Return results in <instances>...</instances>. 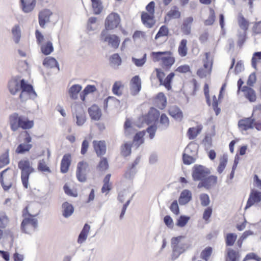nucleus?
<instances>
[{
	"label": "nucleus",
	"mask_w": 261,
	"mask_h": 261,
	"mask_svg": "<svg viewBox=\"0 0 261 261\" xmlns=\"http://www.w3.org/2000/svg\"><path fill=\"white\" fill-rule=\"evenodd\" d=\"M9 89L13 95L21 90L19 97L21 100H25L32 95L35 97L37 95L33 86L28 84L23 79L21 80L19 83L16 81H11L9 84Z\"/></svg>",
	"instance_id": "obj_1"
},
{
	"label": "nucleus",
	"mask_w": 261,
	"mask_h": 261,
	"mask_svg": "<svg viewBox=\"0 0 261 261\" xmlns=\"http://www.w3.org/2000/svg\"><path fill=\"white\" fill-rule=\"evenodd\" d=\"M38 213L32 215L28 212V207H25L22 211V216L24 217L21 224V230L28 234L34 232L38 227V220L35 217Z\"/></svg>",
	"instance_id": "obj_2"
},
{
	"label": "nucleus",
	"mask_w": 261,
	"mask_h": 261,
	"mask_svg": "<svg viewBox=\"0 0 261 261\" xmlns=\"http://www.w3.org/2000/svg\"><path fill=\"white\" fill-rule=\"evenodd\" d=\"M184 239L185 237L182 236L173 237L171 239V246L172 249L171 258L172 260L177 259L189 248V245L184 240Z\"/></svg>",
	"instance_id": "obj_3"
},
{
	"label": "nucleus",
	"mask_w": 261,
	"mask_h": 261,
	"mask_svg": "<svg viewBox=\"0 0 261 261\" xmlns=\"http://www.w3.org/2000/svg\"><path fill=\"white\" fill-rule=\"evenodd\" d=\"M18 167L21 171V180L23 186L28 189L29 186V179L31 173L35 172L31 163L28 160H21L18 163Z\"/></svg>",
	"instance_id": "obj_4"
},
{
	"label": "nucleus",
	"mask_w": 261,
	"mask_h": 261,
	"mask_svg": "<svg viewBox=\"0 0 261 261\" xmlns=\"http://www.w3.org/2000/svg\"><path fill=\"white\" fill-rule=\"evenodd\" d=\"M152 54L156 61L162 60L163 65L167 67H170L174 63L175 59L170 56V51L152 52Z\"/></svg>",
	"instance_id": "obj_5"
},
{
	"label": "nucleus",
	"mask_w": 261,
	"mask_h": 261,
	"mask_svg": "<svg viewBox=\"0 0 261 261\" xmlns=\"http://www.w3.org/2000/svg\"><path fill=\"white\" fill-rule=\"evenodd\" d=\"M72 112L73 118H76V123L79 126L83 125L86 121L85 111L81 105L74 103L72 105Z\"/></svg>",
	"instance_id": "obj_6"
},
{
	"label": "nucleus",
	"mask_w": 261,
	"mask_h": 261,
	"mask_svg": "<svg viewBox=\"0 0 261 261\" xmlns=\"http://www.w3.org/2000/svg\"><path fill=\"white\" fill-rule=\"evenodd\" d=\"M210 173V170L205 166L195 165L192 169V176L194 181H199L205 178Z\"/></svg>",
	"instance_id": "obj_7"
},
{
	"label": "nucleus",
	"mask_w": 261,
	"mask_h": 261,
	"mask_svg": "<svg viewBox=\"0 0 261 261\" xmlns=\"http://www.w3.org/2000/svg\"><path fill=\"white\" fill-rule=\"evenodd\" d=\"M100 39L103 42H108V45L114 48L118 47L120 40L115 35H109L106 30H103L100 34Z\"/></svg>",
	"instance_id": "obj_8"
},
{
	"label": "nucleus",
	"mask_w": 261,
	"mask_h": 261,
	"mask_svg": "<svg viewBox=\"0 0 261 261\" xmlns=\"http://www.w3.org/2000/svg\"><path fill=\"white\" fill-rule=\"evenodd\" d=\"M120 22L119 15L115 13H112L108 15L106 21L105 27L106 30H112L117 28Z\"/></svg>",
	"instance_id": "obj_9"
},
{
	"label": "nucleus",
	"mask_w": 261,
	"mask_h": 261,
	"mask_svg": "<svg viewBox=\"0 0 261 261\" xmlns=\"http://www.w3.org/2000/svg\"><path fill=\"white\" fill-rule=\"evenodd\" d=\"M88 164L84 161L78 163L76 170V177L81 182H85L86 180V174Z\"/></svg>",
	"instance_id": "obj_10"
},
{
	"label": "nucleus",
	"mask_w": 261,
	"mask_h": 261,
	"mask_svg": "<svg viewBox=\"0 0 261 261\" xmlns=\"http://www.w3.org/2000/svg\"><path fill=\"white\" fill-rule=\"evenodd\" d=\"M261 201V192L252 190L249 195L245 209H247L255 203Z\"/></svg>",
	"instance_id": "obj_11"
},
{
	"label": "nucleus",
	"mask_w": 261,
	"mask_h": 261,
	"mask_svg": "<svg viewBox=\"0 0 261 261\" xmlns=\"http://www.w3.org/2000/svg\"><path fill=\"white\" fill-rule=\"evenodd\" d=\"M159 116V111L155 108H151L147 115L144 117L143 120L146 124H149L156 121Z\"/></svg>",
	"instance_id": "obj_12"
},
{
	"label": "nucleus",
	"mask_w": 261,
	"mask_h": 261,
	"mask_svg": "<svg viewBox=\"0 0 261 261\" xmlns=\"http://www.w3.org/2000/svg\"><path fill=\"white\" fill-rule=\"evenodd\" d=\"M53 13L49 9H44L39 14V23L41 27L44 28L46 23L50 22V17Z\"/></svg>",
	"instance_id": "obj_13"
},
{
	"label": "nucleus",
	"mask_w": 261,
	"mask_h": 261,
	"mask_svg": "<svg viewBox=\"0 0 261 261\" xmlns=\"http://www.w3.org/2000/svg\"><path fill=\"white\" fill-rule=\"evenodd\" d=\"M130 85L131 94L133 95H137L141 89V79L138 75H136L132 78Z\"/></svg>",
	"instance_id": "obj_14"
},
{
	"label": "nucleus",
	"mask_w": 261,
	"mask_h": 261,
	"mask_svg": "<svg viewBox=\"0 0 261 261\" xmlns=\"http://www.w3.org/2000/svg\"><path fill=\"white\" fill-rule=\"evenodd\" d=\"M20 7L25 13L31 12L35 7L36 0H20Z\"/></svg>",
	"instance_id": "obj_15"
},
{
	"label": "nucleus",
	"mask_w": 261,
	"mask_h": 261,
	"mask_svg": "<svg viewBox=\"0 0 261 261\" xmlns=\"http://www.w3.org/2000/svg\"><path fill=\"white\" fill-rule=\"evenodd\" d=\"M254 119L250 117L246 118L239 120L238 126L242 131L247 130L250 128H253Z\"/></svg>",
	"instance_id": "obj_16"
},
{
	"label": "nucleus",
	"mask_w": 261,
	"mask_h": 261,
	"mask_svg": "<svg viewBox=\"0 0 261 261\" xmlns=\"http://www.w3.org/2000/svg\"><path fill=\"white\" fill-rule=\"evenodd\" d=\"M94 150L97 156L104 155L106 152V145L103 141H94L93 142Z\"/></svg>",
	"instance_id": "obj_17"
},
{
	"label": "nucleus",
	"mask_w": 261,
	"mask_h": 261,
	"mask_svg": "<svg viewBox=\"0 0 261 261\" xmlns=\"http://www.w3.org/2000/svg\"><path fill=\"white\" fill-rule=\"evenodd\" d=\"M244 93L245 97L250 101L254 102L256 99V96L255 91L250 87L244 86L241 89Z\"/></svg>",
	"instance_id": "obj_18"
},
{
	"label": "nucleus",
	"mask_w": 261,
	"mask_h": 261,
	"mask_svg": "<svg viewBox=\"0 0 261 261\" xmlns=\"http://www.w3.org/2000/svg\"><path fill=\"white\" fill-rule=\"evenodd\" d=\"M88 113L91 118L95 121L99 120L101 116V110L95 105L88 109Z\"/></svg>",
	"instance_id": "obj_19"
},
{
	"label": "nucleus",
	"mask_w": 261,
	"mask_h": 261,
	"mask_svg": "<svg viewBox=\"0 0 261 261\" xmlns=\"http://www.w3.org/2000/svg\"><path fill=\"white\" fill-rule=\"evenodd\" d=\"M71 161V155L70 154H65L63 156L61 163V172L65 173L68 171Z\"/></svg>",
	"instance_id": "obj_20"
},
{
	"label": "nucleus",
	"mask_w": 261,
	"mask_h": 261,
	"mask_svg": "<svg viewBox=\"0 0 261 261\" xmlns=\"http://www.w3.org/2000/svg\"><path fill=\"white\" fill-rule=\"evenodd\" d=\"M192 193L188 190H184L180 193L178 202L180 205L188 203L192 199Z\"/></svg>",
	"instance_id": "obj_21"
},
{
	"label": "nucleus",
	"mask_w": 261,
	"mask_h": 261,
	"mask_svg": "<svg viewBox=\"0 0 261 261\" xmlns=\"http://www.w3.org/2000/svg\"><path fill=\"white\" fill-rule=\"evenodd\" d=\"M169 115L178 121H181L183 115L181 111L177 106H171L169 110Z\"/></svg>",
	"instance_id": "obj_22"
},
{
	"label": "nucleus",
	"mask_w": 261,
	"mask_h": 261,
	"mask_svg": "<svg viewBox=\"0 0 261 261\" xmlns=\"http://www.w3.org/2000/svg\"><path fill=\"white\" fill-rule=\"evenodd\" d=\"M21 116H18V114L14 113L10 116V121L11 128L14 132L17 130L20 127V122Z\"/></svg>",
	"instance_id": "obj_23"
},
{
	"label": "nucleus",
	"mask_w": 261,
	"mask_h": 261,
	"mask_svg": "<svg viewBox=\"0 0 261 261\" xmlns=\"http://www.w3.org/2000/svg\"><path fill=\"white\" fill-rule=\"evenodd\" d=\"M62 215L65 218H68L74 212L73 206L68 202H64L62 205Z\"/></svg>",
	"instance_id": "obj_24"
},
{
	"label": "nucleus",
	"mask_w": 261,
	"mask_h": 261,
	"mask_svg": "<svg viewBox=\"0 0 261 261\" xmlns=\"http://www.w3.org/2000/svg\"><path fill=\"white\" fill-rule=\"evenodd\" d=\"M193 21L192 17H187L183 22L181 25V31L185 35H189L191 33V24Z\"/></svg>",
	"instance_id": "obj_25"
},
{
	"label": "nucleus",
	"mask_w": 261,
	"mask_h": 261,
	"mask_svg": "<svg viewBox=\"0 0 261 261\" xmlns=\"http://www.w3.org/2000/svg\"><path fill=\"white\" fill-rule=\"evenodd\" d=\"M140 161V158L139 156L137 157L132 165L129 167L127 171L125 173V177L126 178L130 179L134 177L136 173V170L135 168L139 164Z\"/></svg>",
	"instance_id": "obj_26"
},
{
	"label": "nucleus",
	"mask_w": 261,
	"mask_h": 261,
	"mask_svg": "<svg viewBox=\"0 0 261 261\" xmlns=\"http://www.w3.org/2000/svg\"><path fill=\"white\" fill-rule=\"evenodd\" d=\"M140 161V158L139 156L137 157L132 165L129 167L127 171L125 173V177L126 178L130 179L134 177L136 173V170L135 168L139 164Z\"/></svg>",
	"instance_id": "obj_27"
},
{
	"label": "nucleus",
	"mask_w": 261,
	"mask_h": 261,
	"mask_svg": "<svg viewBox=\"0 0 261 261\" xmlns=\"http://www.w3.org/2000/svg\"><path fill=\"white\" fill-rule=\"evenodd\" d=\"M140 161V158L139 156L137 157L132 165L129 167L127 171L125 173V177L126 178L130 179L134 177L136 173V170L135 168L139 164Z\"/></svg>",
	"instance_id": "obj_28"
},
{
	"label": "nucleus",
	"mask_w": 261,
	"mask_h": 261,
	"mask_svg": "<svg viewBox=\"0 0 261 261\" xmlns=\"http://www.w3.org/2000/svg\"><path fill=\"white\" fill-rule=\"evenodd\" d=\"M140 161V158L139 156L137 157L132 165L129 167L127 171L125 173V177L126 178L130 179L134 177L136 173V170L135 168L139 164Z\"/></svg>",
	"instance_id": "obj_29"
},
{
	"label": "nucleus",
	"mask_w": 261,
	"mask_h": 261,
	"mask_svg": "<svg viewBox=\"0 0 261 261\" xmlns=\"http://www.w3.org/2000/svg\"><path fill=\"white\" fill-rule=\"evenodd\" d=\"M11 33L13 35V39L15 43H19L21 37V31L19 24H15L11 29Z\"/></svg>",
	"instance_id": "obj_30"
},
{
	"label": "nucleus",
	"mask_w": 261,
	"mask_h": 261,
	"mask_svg": "<svg viewBox=\"0 0 261 261\" xmlns=\"http://www.w3.org/2000/svg\"><path fill=\"white\" fill-rule=\"evenodd\" d=\"M90 229V226L87 223L85 224L79 236L77 239L78 243L82 244L86 240Z\"/></svg>",
	"instance_id": "obj_31"
},
{
	"label": "nucleus",
	"mask_w": 261,
	"mask_h": 261,
	"mask_svg": "<svg viewBox=\"0 0 261 261\" xmlns=\"http://www.w3.org/2000/svg\"><path fill=\"white\" fill-rule=\"evenodd\" d=\"M9 170H10V168H8L5 170H3L0 173V180L1 185L5 191H8L10 189V188L12 187V182L11 181L6 178V180H4L3 175L6 173Z\"/></svg>",
	"instance_id": "obj_32"
},
{
	"label": "nucleus",
	"mask_w": 261,
	"mask_h": 261,
	"mask_svg": "<svg viewBox=\"0 0 261 261\" xmlns=\"http://www.w3.org/2000/svg\"><path fill=\"white\" fill-rule=\"evenodd\" d=\"M155 103L157 107L161 110L164 109L166 106L167 99L163 93H159L156 98Z\"/></svg>",
	"instance_id": "obj_33"
},
{
	"label": "nucleus",
	"mask_w": 261,
	"mask_h": 261,
	"mask_svg": "<svg viewBox=\"0 0 261 261\" xmlns=\"http://www.w3.org/2000/svg\"><path fill=\"white\" fill-rule=\"evenodd\" d=\"M82 89V86L75 84L72 85L69 90V94L70 97L72 99H76L77 98V95L81 91Z\"/></svg>",
	"instance_id": "obj_34"
},
{
	"label": "nucleus",
	"mask_w": 261,
	"mask_h": 261,
	"mask_svg": "<svg viewBox=\"0 0 261 261\" xmlns=\"http://www.w3.org/2000/svg\"><path fill=\"white\" fill-rule=\"evenodd\" d=\"M152 15L150 13L143 12L141 15V19L144 25L147 28H151L153 26Z\"/></svg>",
	"instance_id": "obj_35"
},
{
	"label": "nucleus",
	"mask_w": 261,
	"mask_h": 261,
	"mask_svg": "<svg viewBox=\"0 0 261 261\" xmlns=\"http://www.w3.org/2000/svg\"><path fill=\"white\" fill-rule=\"evenodd\" d=\"M205 185V189L209 190L215 186L217 182V177L214 175L207 176L203 179Z\"/></svg>",
	"instance_id": "obj_36"
},
{
	"label": "nucleus",
	"mask_w": 261,
	"mask_h": 261,
	"mask_svg": "<svg viewBox=\"0 0 261 261\" xmlns=\"http://www.w3.org/2000/svg\"><path fill=\"white\" fill-rule=\"evenodd\" d=\"M227 255L228 258L227 261H239V260L240 254L238 250L228 248L227 249Z\"/></svg>",
	"instance_id": "obj_37"
},
{
	"label": "nucleus",
	"mask_w": 261,
	"mask_h": 261,
	"mask_svg": "<svg viewBox=\"0 0 261 261\" xmlns=\"http://www.w3.org/2000/svg\"><path fill=\"white\" fill-rule=\"evenodd\" d=\"M238 21L240 28L243 31L244 34H245L246 31L248 29V21L244 17L241 13L239 14Z\"/></svg>",
	"instance_id": "obj_38"
},
{
	"label": "nucleus",
	"mask_w": 261,
	"mask_h": 261,
	"mask_svg": "<svg viewBox=\"0 0 261 261\" xmlns=\"http://www.w3.org/2000/svg\"><path fill=\"white\" fill-rule=\"evenodd\" d=\"M169 125V120L168 117L166 114H163L161 115L160 119V125L158 128L161 130L166 129Z\"/></svg>",
	"instance_id": "obj_39"
},
{
	"label": "nucleus",
	"mask_w": 261,
	"mask_h": 261,
	"mask_svg": "<svg viewBox=\"0 0 261 261\" xmlns=\"http://www.w3.org/2000/svg\"><path fill=\"white\" fill-rule=\"evenodd\" d=\"M43 64L47 67L53 68L57 67L59 69L58 62L55 58L52 57L46 58L43 62Z\"/></svg>",
	"instance_id": "obj_40"
},
{
	"label": "nucleus",
	"mask_w": 261,
	"mask_h": 261,
	"mask_svg": "<svg viewBox=\"0 0 261 261\" xmlns=\"http://www.w3.org/2000/svg\"><path fill=\"white\" fill-rule=\"evenodd\" d=\"M41 50L45 55H48L54 50L53 44L50 41H47L46 43L41 45Z\"/></svg>",
	"instance_id": "obj_41"
},
{
	"label": "nucleus",
	"mask_w": 261,
	"mask_h": 261,
	"mask_svg": "<svg viewBox=\"0 0 261 261\" xmlns=\"http://www.w3.org/2000/svg\"><path fill=\"white\" fill-rule=\"evenodd\" d=\"M202 128L201 126H198L197 127L189 128L188 131L189 138L191 140L195 139L201 132Z\"/></svg>",
	"instance_id": "obj_42"
},
{
	"label": "nucleus",
	"mask_w": 261,
	"mask_h": 261,
	"mask_svg": "<svg viewBox=\"0 0 261 261\" xmlns=\"http://www.w3.org/2000/svg\"><path fill=\"white\" fill-rule=\"evenodd\" d=\"M187 40L182 39L180 42L178 51L179 55L181 57H185L187 55L188 48L187 47Z\"/></svg>",
	"instance_id": "obj_43"
},
{
	"label": "nucleus",
	"mask_w": 261,
	"mask_h": 261,
	"mask_svg": "<svg viewBox=\"0 0 261 261\" xmlns=\"http://www.w3.org/2000/svg\"><path fill=\"white\" fill-rule=\"evenodd\" d=\"M131 143L125 142L121 147V154L124 157L129 155L131 153Z\"/></svg>",
	"instance_id": "obj_44"
},
{
	"label": "nucleus",
	"mask_w": 261,
	"mask_h": 261,
	"mask_svg": "<svg viewBox=\"0 0 261 261\" xmlns=\"http://www.w3.org/2000/svg\"><path fill=\"white\" fill-rule=\"evenodd\" d=\"M21 121L20 122V127L27 129H30L33 127L34 122L32 120H29L27 118L22 117L21 118Z\"/></svg>",
	"instance_id": "obj_45"
},
{
	"label": "nucleus",
	"mask_w": 261,
	"mask_h": 261,
	"mask_svg": "<svg viewBox=\"0 0 261 261\" xmlns=\"http://www.w3.org/2000/svg\"><path fill=\"white\" fill-rule=\"evenodd\" d=\"M32 147V145L31 144L21 143L17 146L16 152L19 154H22L29 151Z\"/></svg>",
	"instance_id": "obj_46"
},
{
	"label": "nucleus",
	"mask_w": 261,
	"mask_h": 261,
	"mask_svg": "<svg viewBox=\"0 0 261 261\" xmlns=\"http://www.w3.org/2000/svg\"><path fill=\"white\" fill-rule=\"evenodd\" d=\"M237 239V235L234 233H227L225 237V243L227 246H232Z\"/></svg>",
	"instance_id": "obj_47"
},
{
	"label": "nucleus",
	"mask_w": 261,
	"mask_h": 261,
	"mask_svg": "<svg viewBox=\"0 0 261 261\" xmlns=\"http://www.w3.org/2000/svg\"><path fill=\"white\" fill-rule=\"evenodd\" d=\"M37 168L39 171L42 172H51L50 168L47 166L44 159L41 160L39 161Z\"/></svg>",
	"instance_id": "obj_48"
},
{
	"label": "nucleus",
	"mask_w": 261,
	"mask_h": 261,
	"mask_svg": "<svg viewBox=\"0 0 261 261\" xmlns=\"http://www.w3.org/2000/svg\"><path fill=\"white\" fill-rule=\"evenodd\" d=\"M196 159V155H193L184 153L182 154L183 162L186 165H190L194 163Z\"/></svg>",
	"instance_id": "obj_49"
},
{
	"label": "nucleus",
	"mask_w": 261,
	"mask_h": 261,
	"mask_svg": "<svg viewBox=\"0 0 261 261\" xmlns=\"http://www.w3.org/2000/svg\"><path fill=\"white\" fill-rule=\"evenodd\" d=\"M9 163V150H7L6 152L0 156V168H2L8 165Z\"/></svg>",
	"instance_id": "obj_50"
},
{
	"label": "nucleus",
	"mask_w": 261,
	"mask_h": 261,
	"mask_svg": "<svg viewBox=\"0 0 261 261\" xmlns=\"http://www.w3.org/2000/svg\"><path fill=\"white\" fill-rule=\"evenodd\" d=\"M110 63L114 67H118L121 64V59L118 54H114L111 57Z\"/></svg>",
	"instance_id": "obj_51"
},
{
	"label": "nucleus",
	"mask_w": 261,
	"mask_h": 261,
	"mask_svg": "<svg viewBox=\"0 0 261 261\" xmlns=\"http://www.w3.org/2000/svg\"><path fill=\"white\" fill-rule=\"evenodd\" d=\"M184 153L196 156L197 153V148L196 145L195 144H189L186 147Z\"/></svg>",
	"instance_id": "obj_52"
},
{
	"label": "nucleus",
	"mask_w": 261,
	"mask_h": 261,
	"mask_svg": "<svg viewBox=\"0 0 261 261\" xmlns=\"http://www.w3.org/2000/svg\"><path fill=\"white\" fill-rule=\"evenodd\" d=\"M169 34V29L166 25H162L159 29L158 33L156 34L155 39L162 37H167Z\"/></svg>",
	"instance_id": "obj_53"
},
{
	"label": "nucleus",
	"mask_w": 261,
	"mask_h": 261,
	"mask_svg": "<svg viewBox=\"0 0 261 261\" xmlns=\"http://www.w3.org/2000/svg\"><path fill=\"white\" fill-rule=\"evenodd\" d=\"M92 2L94 14H100L102 10V6L101 2L99 0H96Z\"/></svg>",
	"instance_id": "obj_54"
},
{
	"label": "nucleus",
	"mask_w": 261,
	"mask_h": 261,
	"mask_svg": "<svg viewBox=\"0 0 261 261\" xmlns=\"http://www.w3.org/2000/svg\"><path fill=\"white\" fill-rule=\"evenodd\" d=\"M132 62L137 67H142L146 62V54H144L143 57L141 59H137L133 57L132 59Z\"/></svg>",
	"instance_id": "obj_55"
},
{
	"label": "nucleus",
	"mask_w": 261,
	"mask_h": 261,
	"mask_svg": "<svg viewBox=\"0 0 261 261\" xmlns=\"http://www.w3.org/2000/svg\"><path fill=\"white\" fill-rule=\"evenodd\" d=\"M190 219L189 216L181 215L177 219L176 225L180 227H183L187 224Z\"/></svg>",
	"instance_id": "obj_56"
},
{
	"label": "nucleus",
	"mask_w": 261,
	"mask_h": 261,
	"mask_svg": "<svg viewBox=\"0 0 261 261\" xmlns=\"http://www.w3.org/2000/svg\"><path fill=\"white\" fill-rule=\"evenodd\" d=\"M174 75L175 74L173 72H171L163 80L162 85H164L168 90L170 89L171 88V83Z\"/></svg>",
	"instance_id": "obj_57"
},
{
	"label": "nucleus",
	"mask_w": 261,
	"mask_h": 261,
	"mask_svg": "<svg viewBox=\"0 0 261 261\" xmlns=\"http://www.w3.org/2000/svg\"><path fill=\"white\" fill-rule=\"evenodd\" d=\"M167 15L171 18L176 19L180 16V12L176 7H174L168 12Z\"/></svg>",
	"instance_id": "obj_58"
},
{
	"label": "nucleus",
	"mask_w": 261,
	"mask_h": 261,
	"mask_svg": "<svg viewBox=\"0 0 261 261\" xmlns=\"http://www.w3.org/2000/svg\"><path fill=\"white\" fill-rule=\"evenodd\" d=\"M212 253V248L210 247L205 248L200 254L201 257L207 261Z\"/></svg>",
	"instance_id": "obj_59"
},
{
	"label": "nucleus",
	"mask_w": 261,
	"mask_h": 261,
	"mask_svg": "<svg viewBox=\"0 0 261 261\" xmlns=\"http://www.w3.org/2000/svg\"><path fill=\"white\" fill-rule=\"evenodd\" d=\"M9 219L8 217L3 213L0 212V228H4L8 224Z\"/></svg>",
	"instance_id": "obj_60"
},
{
	"label": "nucleus",
	"mask_w": 261,
	"mask_h": 261,
	"mask_svg": "<svg viewBox=\"0 0 261 261\" xmlns=\"http://www.w3.org/2000/svg\"><path fill=\"white\" fill-rule=\"evenodd\" d=\"M108 167L109 164L107 159L106 158H101L97 166V168L100 171H105L108 169Z\"/></svg>",
	"instance_id": "obj_61"
},
{
	"label": "nucleus",
	"mask_w": 261,
	"mask_h": 261,
	"mask_svg": "<svg viewBox=\"0 0 261 261\" xmlns=\"http://www.w3.org/2000/svg\"><path fill=\"white\" fill-rule=\"evenodd\" d=\"M201 204L203 206H207L210 204V199L209 196L207 194H201L199 197Z\"/></svg>",
	"instance_id": "obj_62"
},
{
	"label": "nucleus",
	"mask_w": 261,
	"mask_h": 261,
	"mask_svg": "<svg viewBox=\"0 0 261 261\" xmlns=\"http://www.w3.org/2000/svg\"><path fill=\"white\" fill-rule=\"evenodd\" d=\"M227 162V158L226 156H223L220 160V163L217 169V171L219 173H221L226 166Z\"/></svg>",
	"instance_id": "obj_63"
},
{
	"label": "nucleus",
	"mask_w": 261,
	"mask_h": 261,
	"mask_svg": "<svg viewBox=\"0 0 261 261\" xmlns=\"http://www.w3.org/2000/svg\"><path fill=\"white\" fill-rule=\"evenodd\" d=\"M144 133L142 132L137 133L134 136V141L136 145L138 146L143 143V140L142 139L144 136Z\"/></svg>",
	"instance_id": "obj_64"
}]
</instances>
